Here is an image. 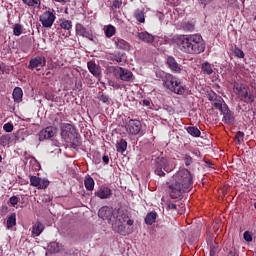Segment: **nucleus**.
Wrapping results in <instances>:
<instances>
[{
	"label": "nucleus",
	"mask_w": 256,
	"mask_h": 256,
	"mask_svg": "<svg viewBox=\"0 0 256 256\" xmlns=\"http://www.w3.org/2000/svg\"><path fill=\"white\" fill-rule=\"evenodd\" d=\"M169 189L172 199H179L183 193H189L193 189V174L185 168L180 169L173 175Z\"/></svg>",
	"instance_id": "obj_1"
},
{
	"label": "nucleus",
	"mask_w": 256,
	"mask_h": 256,
	"mask_svg": "<svg viewBox=\"0 0 256 256\" xmlns=\"http://www.w3.org/2000/svg\"><path fill=\"white\" fill-rule=\"evenodd\" d=\"M174 41L183 53H188L189 55H199L205 51L203 37L199 34L177 36Z\"/></svg>",
	"instance_id": "obj_2"
},
{
	"label": "nucleus",
	"mask_w": 256,
	"mask_h": 256,
	"mask_svg": "<svg viewBox=\"0 0 256 256\" xmlns=\"http://www.w3.org/2000/svg\"><path fill=\"white\" fill-rule=\"evenodd\" d=\"M133 223V219L129 217L127 212L119 210L116 220L112 224V228L120 235H131V233H133Z\"/></svg>",
	"instance_id": "obj_3"
},
{
	"label": "nucleus",
	"mask_w": 256,
	"mask_h": 256,
	"mask_svg": "<svg viewBox=\"0 0 256 256\" xmlns=\"http://www.w3.org/2000/svg\"><path fill=\"white\" fill-rule=\"evenodd\" d=\"M163 85L166 89H169V91L175 93L176 95H184L185 91H187V86L183 84L181 79L171 74L165 75Z\"/></svg>",
	"instance_id": "obj_4"
},
{
	"label": "nucleus",
	"mask_w": 256,
	"mask_h": 256,
	"mask_svg": "<svg viewBox=\"0 0 256 256\" xmlns=\"http://www.w3.org/2000/svg\"><path fill=\"white\" fill-rule=\"evenodd\" d=\"M233 91L240 101L247 103H255V94L251 91V88L246 84L234 83Z\"/></svg>",
	"instance_id": "obj_5"
},
{
	"label": "nucleus",
	"mask_w": 256,
	"mask_h": 256,
	"mask_svg": "<svg viewBox=\"0 0 256 256\" xmlns=\"http://www.w3.org/2000/svg\"><path fill=\"white\" fill-rule=\"evenodd\" d=\"M173 169H175V164L173 161L167 160V158L164 157H158L155 160V174L159 177H165V172L171 173Z\"/></svg>",
	"instance_id": "obj_6"
},
{
	"label": "nucleus",
	"mask_w": 256,
	"mask_h": 256,
	"mask_svg": "<svg viewBox=\"0 0 256 256\" xmlns=\"http://www.w3.org/2000/svg\"><path fill=\"white\" fill-rule=\"evenodd\" d=\"M109 72L112 73L114 77H116V79H120L121 81L129 82V81L135 80V76L133 75V72L125 68H121L119 66H111L109 68Z\"/></svg>",
	"instance_id": "obj_7"
},
{
	"label": "nucleus",
	"mask_w": 256,
	"mask_h": 256,
	"mask_svg": "<svg viewBox=\"0 0 256 256\" xmlns=\"http://www.w3.org/2000/svg\"><path fill=\"white\" fill-rule=\"evenodd\" d=\"M126 132L129 135H139L141 133V129H143V125L141 121L137 119H130L125 125Z\"/></svg>",
	"instance_id": "obj_8"
},
{
	"label": "nucleus",
	"mask_w": 256,
	"mask_h": 256,
	"mask_svg": "<svg viewBox=\"0 0 256 256\" xmlns=\"http://www.w3.org/2000/svg\"><path fill=\"white\" fill-rule=\"evenodd\" d=\"M208 99L209 101H212L213 107H215V109H219L220 112L227 110L228 106L225 103V100H223V98L216 93L212 92L208 94Z\"/></svg>",
	"instance_id": "obj_9"
},
{
	"label": "nucleus",
	"mask_w": 256,
	"mask_h": 256,
	"mask_svg": "<svg viewBox=\"0 0 256 256\" xmlns=\"http://www.w3.org/2000/svg\"><path fill=\"white\" fill-rule=\"evenodd\" d=\"M60 129L62 139H65L67 143H69V141L75 137V127H73L72 124L63 123L61 124Z\"/></svg>",
	"instance_id": "obj_10"
},
{
	"label": "nucleus",
	"mask_w": 256,
	"mask_h": 256,
	"mask_svg": "<svg viewBox=\"0 0 256 256\" xmlns=\"http://www.w3.org/2000/svg\"><path fill=\"white\" fill-rule=\"evenodd\" d=\"M55 14L51 11H46L40 16V23H42L43 27L50 28L53 27V23H55Z\"/></svg>",
	"instance_id": "obj_11"
},
{
	"label": "nucleus",
	"mask_w": 256,
	"mask_h": 256,
	"mask_svg": "<svg viewBox=\"0 0 256 256\" xmlns=\"http://www.w3.org/2000/svg\"><path fill=\"white\" fill-rule=\"evenodd\" d=\"M45 65H47V60L43 56L32 58L29 62L30 69H35L37 71H41Z\"/></svg>",
	"instance_id": "obj_12"
},
{
	"label": "nucleus",
	"mask_w": 256,
	"mask_h": 256,
	"mask_svg": "<svg viewBox=\"0 0 256 256\" xmlns=\"http://www.w3.org/2000/svg\"><path fill=\"white\" fill-rule=\"evenodd\" d=\"M57 135V128L53 126H48L42 129L39 133V141H45V139H51Z\"/></svg>",
	"instance_id": "obj_13"
},
{
	"label": "nucleus",
	"mask_w": 256,
	"mask_h": 256,
	"mask_svg": "<svg viewBox=\"0 0 256 256\" xmlns=\"http://www.w3.org/2000/svg\"><path fill=\"white\" fill-rule=\"evenodd\" d=\"M30 184L37 189H47L49 187V180L45 178H39L37 176L30 177Z\"/></svg>",
	"instance_id": "obj_14"
},
{
	"label": "nucleus",
	"mask_w": 256,
	"mask_h": 256,
	"mask_svg": "<svg viewBox=\"0 0 256 256\" xmlns=\"http://www.w3.org/2000/svg\"><path fill=\"white\" fill-rule=\"evenodd\" d=\"M76 35H79L80 37H85L86 39H89L90 41H93V32L90 30H87L85 26L81 23H77L75 26Z\"/></svg>",
	"instance_id": "obj_15"
},
{
	"label": "nucleus",
	"mask_w": 256,
	"mask_h": 256,
	"mask_svg": "<svg viewBox=\"0 0 256 256\" xmlns=\"http://www.w3.org/2000/svg\"><path fill=\"white\" fill-rule=\"evenodd\" d=\"M98 217H100V219H106L109 221V223H111V217H113V209L107 206L100 208L98 211Z\"/></svg>",
	"instance_id": "obj_16"
},
{
	"label": "nucleus",
	"mask_w": 256,
	"mask_h": 256,
	"mask_svg": "<svg viewBox=\"0 0 256 256\" xmlns=\"http://www.w3.org/2000/svg\"><path fill=\"white\" fill-rule=\"evenodd\" d=\"M111 195H113L111 188L107 186H101L96 192V197H99V199H109Z\"/></svg>",
	"instance_id": "obj_17"
},
{
	"label": "nucleus",
	"mask_w": 256,
	"mask_h": 256,
	"mask_svg": "<svg viewBox=\"0 0 256 256\" xmlns=\"http://www.w3.org/2000/svg\"><path fill=\"white\" fill-rule=\"evenodd\" d=\"M220 113L224 115V123H226L227 125H233V123H235V117L233 116V112H231V110L229 109V106L226 107V110L221 111Z\"/></svg>",
	"instance_id": "obj_18"
},
{
	"label": "nucleus",
	"mask_w": 256,
	"mask_h": 256,
	"mask_svg": "<svg viewBox=\"0 0 256 256\" xmlns=\"http://www.w3.org/2000/svg\"><path fill=\"white\" fill-rule=\"evenodd\" d=\"M87 67L94 77H101V66L97 65L93 61H90L87 63Z\"/></svg>",
	"instance_id": "obj_19"
},
{
	"label": "nucleus",
	"mask_w": 256,
	"mask_h": 256,
	"mask_svg": "<svg viewBox=\"0 0 256 256\" xmlns=\"http://www.w3.org/2000/svg\"><path fill=\"white\" fill-rule=\"evenodd\" d=\"M45 231V225L39 221L35 222L32 226V235L39 237Z\"/></svg>",
	"instance_id": "obj_20"
},
{
	"label": "nucleus",
	"mask_w": 256,
	"mask_h": 256,
	"mask_svg": "<svg viewBox=\"0 0 256 256\" xmlns=\"http://www.w3.org/2000/svg\"><path fill=\"white\" fill-rule=\"evenodd\" d=\"M167 65L169 69H171V71H173L174 73H181V67H179V64L172 56H169L167 58Z\"/></svg>",
	"instance_id": "obj_21"
},
{
	"label": "nucleus",
	"mask_w": 256,
	"mask_h": 256,
	"mask_svg": "<svg viewBox=\"0 0 256 256\" xmlns=\"http://www.w3.org/2000/svg\"><path fill=\"white\" fill-rule=\"evenodd\" d=\"M137 37L138 39H140V41H143L144 43H153V41H155V36L148 32H139L137 34Z\"/></svg>",
	"instance_id": "obj_22"
},
{
	"label": "nucleus",
	"mask_w": 256,
	"mask_h": 256,
	"mask_svg": "<svg viewBox=\"0 0 256 256\" xmlns=\"http://www.w3.org/2000/svg\"><path fill=\"white\" fill-rule=\"evenodd\" d=\"M12 97L15 103H21L23 101V89L16 87L13 90Z\"/></svg>",
	"instance_id": "obj_23"
},
{
	"label": "nucleus",
	"mask_w": 256,
	"mask_h": 256,
	"mask_svg": "<svg viewBox=\"0 0 256 256\" xmlns=\"http://www.w3.org/2000/svg\"><path fill=\"white\" fill-rule=\"evenodd\" d=\"M60 27L64 31H68V35H71V29H73V22L67 19H60Z\"/></svg>",
	"instance_id": "obj_24"
},
{
	"label": "nucleus",
	"mask_w": 256,
	"mask_h": 256,
	"mask_svg": "<svg viewBox=\"0 0 256 256\" xmlns=\"http://www.w3.org/2000/svg\"><path fill=\"white\" fill-rule=\"evenodd\" d=\"M113 41L117 49H123L124 51H127V49H129V43H127V41L121 38H114Z\"/></svg>",
	"instance_id": "obj_25"
},
{
	"label": "nucleus",
	"mask_w": 256,
	"mask_h": 256,
	"mask_svg": "<svg viewBox=\"0 0 256 256\" xmlns=\"http://www.w3.org/2000/svg\"><path fill=\"white\" fill-rule=\"evenodd\" d=\"M116 151L118 153H124L127 151V141L125 139H121L116 143Z\"/></svg>",
	"instance_id": "obj_26"
},
{
	"label": "nucleus",
	"mask_w": 256,
	"mask_h": 256,
	"mask_svg": "<svg viewBox=\"0 0 256 256\" xmlns=\"http://www.w3.org/2000/svg\"><path fill=\"white\" fill-rule=\"evenodd\" d=\"M84 185L87 191H93V189H95V180H93L91 176H87L84 179Z\"/></svg>",
	"instance_id": "obj_27"
},
{
	"label": "nucleus",
	"mask_w": 256,
	"mask_h": 256,
	"mask_svg": "<svg viewBox=\"0 0 256 256\" xmlns=\"http://www.w3.org/2000/svg\"><path fill=\"white\" fill-rule=\"evenodd\" d=\"M201 69L204 75H213V65H211L209 62H204Z\"/></svg>",
	"instance_id": "obj_28"
},
{
	"label": "nucleus",
	"mask_w": 256,
	"mask_h": 256,
	"mask_svg": "<svg viewBox=\"0 0 256 256\" xmlns=\"http://www.w3.org/2000/svg\"><path fill=\"white\" fill-rule=\"evenodd\" d=\"M156 220H157V213L156 212H150L145 217L146 225H153V223H155Z\"/></svg>",
	"instance_id": "obj_29"
},
{
	"label": "nucleus",
	"mask_w": 256,
	"mask_h": 256,
	"mask_svg": "<svg viewBox=\"0 0 256 256\" xmlns=\"http://www.w3.org/2000/svg\"><path fill=\"white\" fill-rule=\"evenodd\" d=\"M186 130L187 133H189V135H191L192 137H201V131L195 126H189L186 128Z\"/></svg>",
	"instance_id": "obj_30"
},
{
	"label": "nucleus",
	"mask_w": 256,
	"mask_h": 256,
	"mask_svg": "<svg viewBox=\"0 0 256 256\" xmlns=\"http://www.w3.org/2000/svg\"><path fill=\"white\" fill-rule=\"evenodd\" d=\"M116 31H117V29H115V26L108 25V26H106L104 33L108 39H111V37H113V35H115Z\"/></svg>",
	"instance_id": "obj_31"
},
{
	"label": "nucleus",
	"mask_w": 256,
	"mask_h": 256,
	"mask_svg": "<svg viewBox=\"0 0 256 256\" xmlns=\"http://www.w3.org/2000/svg\"><path fill=\"white\" fill-rule=\"evenodd\" d=\"M48 249L50 253H59V251L62 249V246L57 242H51L48 246Z\"/></svg>",
	"instance_id": "obj_32"
},
{
	"label": "nucleus",
	"mask_w": 256,
	"mask_h": 256,
	"mask_svg": "<svg viewBox=\"0 0 256 256\" xmlns=\"http://www.w3.org/2000/svg\"><path fill=\"white\" fill-rule=\"evenodd\" d=\"M24 5H28V7H37L39 9L41 7V0H22Z\"/></svg>",
	"instance_id": "obj_33"
},
{
	"label": "nucleus",
	"mask_w": 256,
	"mask_h": 256,
	"mask_svg": "<svg viewBox=\"0 0 256 256\" xmlns=\"http://www.w3.org/2000/svg\"><path fill=\"white\" fill-rule=\"evenodd\" d=\"M134 15L139 23H145V13L142 10H136Z\"/></svg>",
	"instance_id": "obj_34"
},
{
	"label": "nucleus",
	"mask_w": 256,
	"mask_h": 256,
	"mask_svg": "<svg viewBox=\"0 0 256 256\" xmlns=\"http://www.w3.org/2000/svg\"><path fill=\"white\" fill-rule=\"evenodd\" d=\"M9 143H11V136L9 134L0 137V145H2V147H7Z\"/></svg>",
	"instance_id": "obj_35"
},
{
	"label": "nucleus",
	"mask_w": 256,
	"mask_h": 256,
	"mask_svg": "<svg viewBox=\"0 0 256 256\" xmlns=\"http://www.w3.org/2000/svg\"><path fill=\"white\" fill-rule=\"evenodd\" d=\"M17 225V219L15 218V214H12L8 219H7V229H12Z\"/></svg>",
	"instance_id": "obj_36"
},
{
	"label": "nucleus",
	"mask_w": 256,
	"mask_h": 256,
	"mask_svg": "<svg viewBox=\"0 0 256 256\" xmlns=\"http://www.w3.org/2000/svg\"><path fill=\"white\" fill-rule=\"evenodd\" d=\"M13 33L16 37H19L23 34V26L21 24H15L13 26Z\"/></svg>",
	"instance_id": "obj_37"
},
{
	"label": "nucleus",
	"mask_w": 256,
	"mask_h": 256,
	"mask_svg": "<svg viewBox=\"0 0 256 256\" xmlns=\"http://www.w3.org/2000/svg\"><path fill=\"white\" fill-rule=\"evenodd\" d=\"M234 55L235 57H238V59H243L245 57V53L241 48L235 47L234 48Z\"/></svg>",
	"instance_id": "obj_38"
},
{
	"label": "nucleus",
	"mask_w": 256,
	"mask_h": 256,
	"mask_svg": "<svg viewBox=\"0 0 256 256\" xmlns=\"http://www.w3.org/2000/svg\"><path fill=\"white\" fill-rule=\"evenodd\" d=\"M235 139L238 141V143H241V141L245 139V133H243L242 131H238L236 133Z\"/></svg>",
	"instance_id": "obj_39"
},
{
	"label": "nucleus",
	"mask_w": 256,
	"mask_h": 256,
	"mask_svg": "<svg viewBox=\"0 0 256 256\" xmlns=\"http://www.w3.org/2000/svg\"><path fill=\"white\" fill-rule=\"evenodd\" d=\"M184 163H185L186 167H189V165H191L193 163V158H191L189 156V154H185L184 155Z\"/></svg>",
	"instance_id": "obj_40"
},
{
	"label": "nucleus",
	"mask_w": 256,
	"mask_h": 256,
	"mask_svg": "<svg viewBox=\"0 0 256 256\" xmlns=\"http://www.w3.org/2000/svg\"><path fill=\"white\" fill-rule=\"evenodd\" d=\"M243 237L248 243H250V241H253V234H251V232L249 231L244 232Z\"/></svg>",
	"instance_id": "obj_41"
},
{
	"label": "nucleus",
	"mask_w": 256,
	"mask_h": 256,
	"mask_svg": "<svg viewBox=\"0 0 256 256\" xmlns=\"http://www.w3.org/2000/svg\"><path fill=\"white\" fill-rule=\"evenodd\" d=\"M3 129L6 131V133H11V131H13V124L8 122L4 124Z\"/></svg>",
	"instance_id": "obj_42"
},
{
	"label": "nucleus",
	"mask_w": 256,
	"mask_h": 256,
	"mask_svg": "<svg viewBox=\"0 0 256 256\" xmlns=\"http://www.w3.org/2000/svg\"><path fill=\"white\" fill-rule=\"evenodd\" d=\"M9 203H10V205H12V207H15V205H17V203H19V198L17 196H12L9 199Z\"/></svg>",
	"instance_id": "obj_43"
},
{
	"label": "nucleus",
	"mask_w": 256,
	"mask_h": 256,
	"mask_svg": "<svg viewBox=\"0 0 256 256\" xmlns=\"http://www.w3.org/2000/svg\"><path fill=\"white\" fill-rule=\"evenodd\" d=\"M99 101H102V103H109V96H107L105 94H101L99 96Z\"/></svg>",
	"instance_id": "obj_44"
},
{
	"label": "nucleus",
	"mask_w": 256,
	"mask_h": 256,
	"mask_svg": "<svg viewBox=\"0 0 256 256\" xmlns=\"http://www.w3.org/2000/svg\"><path fill=\"white\" fill-rule=\"evenodd\" d=\"M109 85H110V87H113V89H121V85H119V83H117V82L110 81Z\"/></svg>",
	"instance_id": "obj_45"
},
{
	"label": "nucleus",
	"mask_w": 256,
	"mask_h": 256,
	"mask_svg": "<svg viewBox=\"0 0 256 256\" xmlns=\"http://www.w3.org/2000/svg\"><path fill=\"white\" fill-rule=\"evenodd\" d=\"M116 63H122L123 62V58L121 57V54H118L117 56H115L114 58Z\"/></svg>",
	"instance_id": "obj_46"
},
{
	"label": "nucleus",
	"mask_w": 256,
	"mask_h": 256,
	"mask_svg": "<svg viewBox=\"0 0 256 256\" xmlns=\"http://www.w3.org/2000/svg\"><path fill=\"white\" fill-rule=\"evenodd\" d=\"M167 207L168 209H177V205H175L174 203H168Z\"/></svg>",
	"instance_id": "obj_47"
},
{
	"label": "nucleus",
	"mask_w": 256,
	"mask_h": 256,
	"mask_svg": "<svg viewBox=\"0 0 256 256\" xmlns=\"http://www.w3.org/2000/svg\"><path fill=\"white\" fill-rule=\"evenodd\" d=\"M113 7H115V9H117V7H121V3L119 1H114Z\"/></svg>",
	"instance_id": "obj_48"
},
{
	"label": "nucleus",
	"mask_w": 256,
	"mask_h": 256,
	"mask_svg": "<svg viewBox=\"0 0 256 256\" xmlns=\"http://www.w3.org/2000/svg\"><path fill=\"white\" fill-rule=\"evenodd\" d=\"M103 162L107 165L109 163V156H103Z\"/></svg>",
	"instance_id": "obj_49"
},
{
	"label": "nucleus",
	"mask_w": 256,
	"mask_h": 256,
	"mask_svg": "<svg viewBox=\"0 0 256 256\" xmlns=\"http://www.w3.org/2000/svg\"><path fill=\"white\" fill-rule=\"evenodd\" d=\"M211 1H213V0H200L202 5H207V3H211Z\"/></svg>",
	"instance_id": "obj_50"
},
{
	"label": "nucleus",
	"mask_w": 256,
	"mask_h": 256,
	"mask_svg": "<svg viewBox=\"0 0 256 256\" xmlns=\"http://www.w3.org/2000/svg\"><path fill=\"white\" fill-rule=\"evenodd\" d=\"M56 1L57 3H67V0H54Z\"/></svg>",
	"instance_id": "obj_51"
},
{
	"label": "nucleus",
	"mask_w": 256,
	"mask_h": 256,
	"mask_svg": "<svg viewBox=\"0 0 256 256\" xmlns=\"http://www.w3.org/2000/svg\"><path fill=\"white\" fill-rule=\"evenodd\" d=\"M30 163H37V160L33 157L30 158Z\"/></svg>",
	"instance_id": "obj_52"
},
{
	"label": "nucleus",
	"mask_w": 256,
	"mask_h": 256,
	"mask_svg": "<svg viewBox=\"0 0 256 256\" xmlns=\"http://www.w3.org/2000/svg\"><path fill=\"white\" fill-rule=\"evenodd\" d=\"M144 105H150L149 100H144Z\"/></svg>",
	"instance_id": "obj_53"
},
{
	"label": "nucleus",
	"mask_w": 256,
	"mask_h": 256,
	"mask_svg": "<svg viewBox=\"0 0 256 256\" xmlns=\"http://www.w3.org/2000/svg\"><path fill=\"white\" fill-rule=\"evenodd\" d=\"M1 161H3V157H1V155H0V163H1Z\"/></svg>",
	"instance_id": "obj_54"
},
{
	"label": "nucleus",
	"mask_w": 256,
	"mask_h": 256,
	"mask_svg": "<svg viewBox=\"0 0 256 256\" xmlns=\"http://www.w3.org/2000/svg\"><path fill=\"white\" fill-rule=\"evenodd\" d=\"M254 207H255V209H256V203L254 204Z\"/></svg>",
	"instance_id": "obj_55"
},
{
	"label": "nucleus",
	"mask_w": 256,
	"mask_h": 256,
	"mask_svg": "<svg viewBox=\"0 0 256 256\" xmlns=\"http://www.w3.org/2000/svg\"><path fill=\"white\" fill-rule=\"evenodd\" d=\"M253 256H256V252L253 254Z\"/></svg>",
	"instance_id": "obj_56"
}]
</instances>
